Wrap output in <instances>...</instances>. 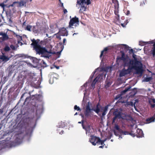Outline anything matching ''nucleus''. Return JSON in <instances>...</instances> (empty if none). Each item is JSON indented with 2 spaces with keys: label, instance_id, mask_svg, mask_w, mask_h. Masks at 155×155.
Segmentation results:
<instances>
[{
  "label": "nucleus",
  "instance_id": "f257e3e1",
  "mask_svg": "<svg viewBox=\"0 0 155 155\" xmlns=\"http://www.w3.org/2000/svg\"><path fill=\"white\" fill-rule=\"evenodd\" d=\"M31 41L32 43L31 45L33 46V48L36 51V54H41L43 57L45 58L49 57L50 54L51 53V52L48 51L45 48L43 47L39 44H38V42H36L35 39H32Z\"/></svg>",
  "mask_w": 155,
  "mask_h": 155
},
{
  "label": "nucleus",
  "instance_id": "f03ea898",
  "mask_svg": "<svg viewBox=\"0 0 155 155\" xmlns=\"http://www.w3.org/2000/svg\"><path fill=\"white\" fill-rule=\"evenodd\" d=\"M132 57L134 59H130L128 64L135 68V70L137 74L142 72V64L140 61L138 60L136 55L134 53H133Z\"/></svg>",
  "mask_w": 155,
  "mask_h": 155
},
{
  "label": "nucleus",
  "instance_id": "7ed1b4c3",
  "mask_svg": "<svg viewBox=\"0 0 155 155\" xmlns=\"http://www.w3.org/2000/svg\"><path fill=\"white\" fill-rule=\"evenodd\" d=\"M9 133L10 130H7L5 131H2L0 134V139L6 138L5 140L3 141V145L5 147L10 146V137H7L9 136Z\"/></svg>",
  "mask_w": 155,
  "mask_h": 155
},
{
  "label": "nucleus",
  "instance_id": "20e7f679",
  "mask_svg": "<svg viewBox=\"0 0 155 155\" xmlns=\"http://www.w3.org/2000/svg\"><path fill=\"white\" fill-rule=\"evenodd\" d=\"M124 67L127 66L128 68L127 69H125L124 68H123L120 73V77L125 76L126 75L129 74L131 72V70L132 69L135 70V68L130 64H128L124 65Z\"/></svg>",
  "mask_w": 155,
  "mask_h": 155
},
{
  "label": "nucleus",
  "instance_id": "39448f33",
  "mask_svg": "<svg viewBox=\"0 0 155 155\" xmlns=\"http://www.w3.org/2000/svg\"><path fill=\"white\" fill-rule=\"evenodd\" d=\"M121 57H117V61H119L120 60H122L123 61L124 65L128 64V62H127V60H126V58L125 56V54L124 52L122 51H121Z\"/></svg>",
  "mask_w": 155,
  "mask_h": 155
},
{
  "label": "nucleus",
  "instance_id": "423d86ee",
  "mask_svg": "<svg viewBox=\"0 0 155 155\" xmlns=\"http://www.w3.org/2000/svg\"><path fill=\"white\" fill-rule=\"evenodd\" d=\"M10 35H12V37L16 38L17 39V42L18 44H21V45H22V42L20 41L22 40V38L21 36L17 35L13 31L10 30Z\"/></svg>",
  "mask_w": 155,
  "mask_h": 155
},
{
  "label": "nucleus",
  "instance_id": "0eeeda50",
  "mask_svg": "<svg viewBox=\"0 0 155 155\" xmlns=\"http://www.w3.org/2000/svg\"><path fill=\"white\" fill-rule=\"evenodd\" d=\"M26 2L24 0H21L20 2H15L13 3L12 5H10V6H13V5L16 4V6L18 7L23 6H26Z\"/></svg>",
  "mask_w": 155,
  "mask_h": 155
},
{
  "label": "nucleus",
  "instance_id": "6e6552de",
  "mask_svg": "<svg viewBox=\"0 0 155 155\" xmlns=\"http://www.w3.org/2000/svg\"><path fill=\"white\" fill-rule=\"evenodd\" d=\"M99 138L96 136H91L90 139V141L94 145H96L99 142Z\"/></svg>",
  "mask_w": 155,
  "mask_h": 155
},
{
  "label": "nucleus",
  "instance_id": "1a4fd4ad",
  "mask_svg": "<svg viewBox=\"0 0 155 155\" xmlns=\"http://www.w3.org/2000/svg\"><path fill=\"white\" fill-rule=\"evenodd\" d=\"M79 22L78 18L75 17L71 19L69 22L68 27L71 28L75 23L78 24Z\"/></svg>",
  "mask_w": 155,
  "mask_h": 155
},
{
  "label": "nucleus",
  "instance_id": "9d476101",
  "mask_svg": "<svg viewBox=\"0 0 155 155\" xmlns=\"http://www.w3.org/2000/svg\"><path fill=\"white\" fill-rule=\"evenodd\" d=\"M0 35L2 37L0 38V42H2L6 40L8 38V37L7 34L3 32H0Z\"/></svg>",
  "mask_w": 155,
  "mask_h": 155
},
{
  "label": "nucleus",
  "instance_id": "9b49d317",
  "mask_svg": "<svg viewBox=\"0 0 155 155\" xmlns=\"http://www.w3.org/2000/svg\"><path fill=\"white\" fill-rule=\"evenodd\" d=\"M58 33H59L61 36H67L68 35V31L66 28L64 27L61 29L59 30Z\"/></svg>",
  "mask_w": 155,
  "mask_h": 155
},
{
  "label": "nucleus",
  "instance_id": "f8f14e48",
  "mask_svg": "<svg viewBox=\"0 0 155 155\" xmlns=\"http://www.w3.org/2000/svg\"><path fill=\"white\" fill-rule=\"evenodd\" d=\"M137 137H143L144 134L142 130L138 128L137 130Z\"/></svg>",
  "mask_w": 155,
  "mask_h": 155
},
{
  "label": "nucleus",
  "instance_id": "ddd939ff",
  "mask_svg": "<svg viewBox=\"0 0 155 155\" xmlns=\"http://www.w3.org/2000/svg\"><path fill=\"white\" fill-rule=\"evenodd\" d=\"M9 58L5 55V54L2 53V54L0 56V59L2 61L5 62L9 60Z\"/></svg>",
  "mask_w": 155,
  "mask_h": 155
},
{
  "label": "nucleus",
  "instance_id": "4468645a",
  "mask_svg": "<svg viewBox=\"0 0 155 155\" xmlns=\"http://www.w3.org/2000/svg\"><path fill=\"white\" fill-rule=\"evenodd\" d=\"M112 2L114 4V7L115 9H118L119 4L118 1L117 0H112Z\"/></svg>",
  "mask_w": 155,
  "mask_h": 155
},
{
  "label": "nucleus",
  "instance_id": "2eb2a0df",
  "mask_svg": "<svg viewBox=\"0 0 155 155\" xmlns=\"http://www.w3.org/2000/svg\"><path fill=\"white\" fill-rule=\"evenodd\" d=\"M154 42L153 41H150L149 42H144V41H140L139 44L141 46H143L146 45L147 44H154Z\"/></svg>",
  "mask_w": 155,
  "mask_h": 155
},
{
  "label": "nucleus",
  "instance_id": "dca6fc26",
  "mask_svg": "<svg viewBox=\"0 0 155 155\" xmlns=\"http://www.w3.org/2000/svg\"><path fill=\"white\" fill-rule=\"evenodd\" d=\"M100 78V77H99V76L97 77L93 81L92 84H91V86L93 87L94 88V87L95 84L98 81L99 78Z\"/></svg>",
  "mask_w": 155,
  "mask_h": 155
},
{
  "label": "nucleus",
  "instance_id": "f3484780",
  "mask_svg": "<svg viewBox=\"0 0 155 155\" xmlns=\"http://www.w3.org/2000/svg\"><path fill=\"white\" fill-rule=\"evenodd\" d=\"M114 129L118 130L119 133L120 134H122L123 132V130L121 129L120 128L119 126L117 124H115L114 127Z\"/></svg>",
  "mask_w": 155,
  "mask_h": 155
},
{
  "label": "nucleus",
  "instance_id": "a211bd4d",
  "mask_svg": "<svg viewBox=\"0 0 155 155\" xmlns=\"http://www.w3.org/2000/svg\"><path fill=\"white\" fill-rule=\"evenodd\" d=\"M153 47L151 50V52L153 57H155V41L153 44Z\"/></svg>",
  "mask_w": 155,
  "mask_h": 155
},
{
  "label": "nucleus",
  "instance_id": "6ab92c4d",
  "mask_svg": "<svg viewBox=\"0 0 155 155\" xmlns=\"http://www.w3.org/2000/svg\"><path fill=\"white\" fill-rule=\"evenodd\" d=\"M114 114L117 118H118L119 119L122 118L121 114L120 112H117V113L114 112Z\"/></svg>",
  "mask_w": 155,
  "mask_h": 155
},
{
  "label": "nucleus",
  "instance_id": "aec40b11",
  "mask_svg": "<svg viewBox=\"0 0 155 155\" xmlns=\"http://www.w3.org/2000/svg\"><path fill=\"white\" fill-rule=\"evenodd\" d=\"M108 50V48L107 47L105 48L104 49L101 51V54L100 55V58H101L103 56L104 54H106L107 53V51Z\"/></svg>",
  "mask_w": 155,
  "mask_h": 155
},
{
  "label": "nucleus",
  "instance_id": "412c9836",
  "mask_svg": "<svg viewBox=\"0 0 155 155\" xmlns=\"http://www.w3.org/2000/svg\"><path fill=\"white\" fill-rule=\"evenodd\" d=\"M86 8L85 7L84 5L83 6L82 5L81 6L80 8V9L79 10V12L80 13H83L84 11H85L86 10Z\"/></svg>",
  "mask_w": 155,
  "mask_h": 155
},
{
  "label": "nucleus",
  "instance_id": "4be33fe9",
  "mask_svg": "<svg viewBox=\"0 0 155 155\" xmlns=\"http://www.w3.org/2000/svg\"><path fill=\"white\" fill-rule=\"evenodd\" d=\"M98 106V104H97V105L96 107V109H93V110L97 114H98L100 111V109L99 108Z\"/></svg>",
  "mask_w": 155,
  "mask_h": 155
},
{
  "label": "nucleus",
  "instance_id": "5701e85b",
  "mask_svg": "<svg viewBox=\"0 0 155 155\" xmlns=\"http://www.w3.org/2000/svg\"><path fill=\"white\" fill-rule=\"evenodd\" d=\"M33 62L34 64H38L39 62V60L36 58H34L33 59Z\"/></svg>",
  "mask_w": 155,
  "mask_h": 155
},
{
  "label": "nucleus",
  "instance_id": "b1692460",
  "mask_svg": "<svg viewBox=\"0 0 155 155\" xmlns=\"http://www.w3.org/2000/svg\"><path fill=\"white\" fill-rule=\"evenodd\" d=\"M91 111L88 110H85V116L86 117H88L91 113Z\"/></svg>",
  "mask_w": 155,
  "mask_h": 155
},
{
  "label": "nucleus",
  "instance_id": "393cba45",
  "mask_svg": "<svg viewBox=\"0 0 155 155\" xmlns=\"http://www.w3.org/2000/svg\"><path fill=\"white\" fill-rule=\"evenodd\" d=\"M137 92V89L135 88L133 89L131 93H132V94H133V96H134L135 94H136Z\"/></svg>",
  "mask_w": 155,
  "mask_h": 155
},
{
  "label": "nucleus",
  "instance_id": "a878e982",
  "mask_svg": "<svg viewBox=\"0 0 155 155\" xmlns=\"http://www.w3.org/2000/svg\"><path fill=\"white\" fill-rule=\"evenodd\" d=\"M109 106V105H107V106H106L104 107L103 108L102 110H103V111L107 113L108 110V107Z\"/></svg>",
  "mask_w": 155,
  "mask_h": 155
},
{
  "label": "nucleus",
  "instance_id": "bb28decb",
  "mask_svg": "<svg viewBox=\"0 0 155 155\" xmlns=\"http://www.w3.org/2000/svg\"><path fill=\"white\" fill-rule=\"evenodd\" d=\"M33 78L31 76H29V78H28L27 80V82L28 84H31L32 81V79Z\"/></svg>",
  "mask_w": 155,
  "mask_h": 155
},
{
  "label": "nucleus",
  "instance_id": "cd10ccee",
  "mask_svg": "<svg viewBox=\"0 0 155 155\" xmlns=\"http://www.w3.org/2000/svg\"><path fill=\"white\" fill-rule=\"evenodd\" d=\"M66 38H64L63 39V42H60L59 44L61 45H66Z\"/></svg>",
  "mask_w": 155,
  "mask_h": 155
},
{
  "label": "nucleus",
  "instance_id": "c85d7f7f",
  "mask_svg": "<svg viewBox=\"0 0 155 155\" xmlns=\"http://www.w3.org/2000/svg\"><path fill=\"white\" fill-rule=\"evenodd\" d=\"M84 0H78L77 1V3L78 4L80 5H81V4H82V5H83V4L84 3Z\"/></svg>",
  "mask_w": 155,
  "mask_h": 155
},
{
  "label": "nucleus",
  "instance_id": "c756f323",
  "mask_svg": "<svg viewBox=\"0 0 155 155\" xmlns=\"http://www.w3.org/2000/svg\"><path fill=\"white\" fill-rule=\"evenodd\" d=\"M106 139H105L104 140H101V139L99 138V142H98V143H99L100 144H101L102 145H104V142L106 141Z\"/></svg>",
  "mask_w": 155,
  "mask_h": 155
},
{
  "label": "nucleus",
  "instance_id": "7c9ffc66",
  "mask_svg": "<svg viewBox=\"0 0 155 155\" xmlns=\"http://www.w3.org/2000/svg\"><path fill=\"white\" fill-rule=\"evenodd\" d=\"M84 3L86 4L87 5L91 4V3L90 0H84Z\"/></svg>",
  "mask_w": 155,
  "mask_h": 155
},
{
  "label": "nucleus",
  "instance_id": "2f4dec72",
  "mask_svg": "<svg viewBox=\"0 0 155 155\" xmlns=\"http://www.w3.org/2000/svg\"><path fill=\"white\" fill-rule=\"evenodd\" d=\"M59 33L58 32L56 34H55L54 35H55L57 38L59 40H61V38L60 37L61 35H58V33Z\"/></svg>",
  "mask_w": 155,
  "mask_h": 155
},
{
  "label": "nucleus",
  "instance_id": "473e14b6",
  "mask_svg": "<svg viewBox=\"0 0 155 155\" xmlns=\"http://www.w3.org/2000/svg\"><path fill=\"white\" fill-rule=\"evenodd\" d=\"M10 148H11L15 146L16 145V143L15 142L10 141Z\"/></svg>",
  "mask_w": 155,
  "mask_h": 155
},
{
  "label": "nucleus",
  "instance_id": "72a5a7b5",
  "mask_svg": "<svg viewBox=\"0 0 155 155\" xmlns=\"http://www.w3.org/2000/svg\"><path fill=\"white\" fill-rule=\"evenodd\" d=\"M89 103L88 102V104L86 105V110H93V109H91L90 108V105L88 104Z\"/></svg>",
  "mask_w": 155,
  "mask_h": 155
},
{
  "label": "nucleus",
  "instance_id": "f704fd0d",
  "mask_svg": "<svg viewBox=\"0 0 155 155\" xmlns=\"http://www.w3.org/2000/svg\"><path fill=\"white\" fill-rule=\"evenodd\" d=\"M74 110H76L78 111L81 110V109L77 105H75L74 106Z\"/></svg>",
  "mask_w": 155,
  "mask_h": 155
},
{
  "label": "nucleus",
  "instance_id": "c9c22d12",
  "mask_svg": "<svg viewBox=\"0 0 155 155\" xmlns=\"http://www.w3.org/2000/svg\"><path fill=\"white\" fill-rule=\"evenodd\" d=\"M33 32L37 34L38 33L39 31L38 29H36V28L34 27L33 29Z\"/></svg>",
  "mask_w": 155,
  "mask_h": 155
},
{
  "label": "nucleus",
  "instance_id": "e433bc0d",
  "mask_svg": "<svg viewBox=\"0 0 155 155\" xmlns=\"http://www.w3.org/2000/svg\"><path fill=\"white\" fill-rule=\"evenodd\" d=\"M4 50L5 51H8L10 50V47L8 46H6L4 48Z\"/></svg>",
  "mask_w": 155,
  "mask_h": 155
},
{
  "label": "nucleus",
  "instance_id": "4c0bfd02",
  "mask_svg": "<svg viewBox=\"0 0 155 155\" xmlns=\"http://www.w3.org/2000/svg\"><path fill=\"white\" fill-rule=\"evenodd\" d=\"M130 88H131V87L129 86V87L126 88L123 91V92L124 93H125V92H127L128 91L130 90Z\"/></svg>",
  "mask_w": 155,
  "mask_h": 155
},
{
  "label": "nucleus",
  "instance_id": "58836bf2",
  "mask_svg": "<svg viewBox=\"0 0 155 155\" xmlns=\"http://www.w3.org/2000/svg\"><path fill=\"white\" fill-rule=\"evenodd\" d=\"M116 9H117V10H115L114 11V13L115 14V15H117L118 16V17H119V16L118 15V9H117L116 8Z\"/></svg>",
  "mask_w": 155,
  "mask_h": 155
},
{
  "label": "nucleus",
  "instance_id": "ea45409f",
  "mask_svg": "<svg viewBox=\"0 0 155 155\" xmlns=\"http://www.w3.org/2000/svg\"><path fill=\"white\" fill-rule=\"evenodd\" d=\"M10 48H11L13 50H15L17 48L15 46L12 45H10Z\"/></svg>",
  "mask_w": 155,
  "mask_h": 155
},
{
  "label": "nucleus",
  "instance_id": "a19ab883",
  "mask_svg": "<svg viewBox=\"0 0 155 155\" xmlns=\"http://www.w3.org/2000/svg\"><path fill=\"white\" fill-rule=\"evenodd\" d=\"M31 27L30 25H27L26 27V29L28 31H31Z\"/></svg>",
  "mask_w": 155,
  "mask_h": 155
},
{
  "label": "nucleus",
  "instance_id": "79ce46f5",
  "mask_svg": "<svg viewBox=\"0 0 155 155\" xmlns=\"http://www.w3.org/2000/svg\"><path fill=\"white\" fill-rule=\"evenodd\" d=\"M5 109L4 108H2L0 109V114H2L3 112H4V110ZM1 117V116H0Z\"/></svg>",
  "mask_w": 155,
  "mask_h": 155
},
{
  "label": "nucleus",
  "instance_id": "37998d69",
  "mask_svg": "<svg viewBox=\"0 0 155 155\" xmlns=\"http://www.w3.org/2000/svg\"><path fill=\"white\" fill-rule=\"evenodd\" d=\"M129 134V133L128 131H123V132L122 134L123 135H128Z\"/></svg>",
  "mask_w": 155,
  "mask_h": 155
},
{
  "label": "nucleus",
  "instance_id": "c03bdc74",
  "mask_svg": "<svg viewBox=\"0 0 155 155\" xmlns=\"http://www.w3.org/2000/svg\"><path fill=\"white\" fill-rule=\"evenodd\" d=\"M124 11L125 13L127 15H128L130 14V12L129 11L124 10Z\"/></svg>",
  "mask_w": 155,
  "mask_h": 155
},
{
  "label": "nucleus",
  "instance_id": "a18cd8bd",
  "mask_svg": "<svg viewBox=\"0 0 155 155\" xmlns=\"http://www.w3.org/2000/svg\"><path fill=\"white\" fill-rule=\"evenodd\" d=\"M111 82H108L106 83L105 86L107 87H108L111 85Z\"/></svg>",
  "mask_w": 155,
  "mask_h": 155
},
{
  "label": "nucleus",
  "instance_id": "49530a36",
  "mask_svg": "<svg viewBox=\"0 0 155 155\" xmlns=\"http://www.w3.org/2000/svg\"><path fill=\"white\" fill-rule=\"evenodd\" d=\"M3 99V97L2 96H1V99L0 100V106L2 104V103Z\"/></svg>",
  "mask_w": 155,
  "mask_h": 155
},
{
  "label": "nucleus",
  "instance_id": "de8ad7c7",
  "mask_svg": "<svg viewBox=\"0 0 155 155\" xmlns=\"http://www.w3.org/2000/svg\"><path fill=\"white\" fill-rule=\"evenodd\" d=\"M117 118L114 116L113 118V120H112V124H113V123H114L115 122V121L116 119Z\"/></svg>",
  "mask_w": 155,
  "mask_h": 155
},
{
  "label": "nucleus",
  "instance_id": "09e8293b",
  "mask_svg": "<svg viewBox=\"0 0 155 155\" xmlns=\"http://www.w3.org/2000/svg\"><path fill=\"white\" fill-rule=\"evenodd\" d=\"M129 134L131 135V136H133V137H135L136 135V134H135L134 133H133L131 131L130 133H129Z\"/></svg>",
  "mask_w": 155,
  "mask_h": 155
},
{
  "label": "nucleus",
  "instance_id": "8fccbe9b",
  "mask_svg": "<svg viewBox=\"0 0 155 155\" xmlns=\"http://www.w3.org/2000/svg\"><path fill=\"white\" fill-rule=\"evenodd\" d=\"M150 80V78H145L144 81L146 82L149 81Z\"/></svg>",
  "mask_w": 155,
  "mask_h": 155
},
{
  "label": "nucleus",
  "instance_id": "3c124183",
  "mask_svg": "<svg viewBox=\"0 0 155 155\" xmlns=\"http://www.w3.org/2000/svg\"><path fill=\"white\" fill-rule=\"evenodd\" d=\"M31 99V98L30 97H27L26 98L25 102H27L28 101L30 100Z\"/></svg>",
  "mask_w": 155,
  "mask_h": 155
},
{
  "label": "nucleus",
  "instance_id": "603ef678",
  "mask_svg": "<svg viewBox=\"0 0 155 155\" xmlns=\"http://www.w3.org/2000/svg\"><path fill=\"white\" fill-rule=\"evenodd\" d=\"M84 120H82L81 121H79L78 122V124H81L82 125H83V124H84Z\"/></svg>",
  "mask_w": 155,
  "mask_h": 155
},
{
  "label": "nucleus",
  "instance_id": "864d4df0",
  "mask_svg": "<svg viewBox=\"0 0 155 155\" xmlns=\"http://www.w3.org/2000/svg\"><path fill=\"white\" fill-rule=\"evenodd\" d=\"M129 53L130 54L134 53V51L132 49L129 50Z\"/></svg>",
  "mask_w": 155,
  "mask_h": 155
},
{
  "label": "nucleus",
  "instance_id": "5fc2aeb1",
  "mask_svg": "<svg viewBox=\"0 0 155 155\" xmlns=\"http://www.w3.org/2000/svg\"><path fill=\"white\" fill-rule=\"evenodd\" d=\"M127 21H128L127 20H126L127 22L126 23V24H125V25H124V24H121V26H123V27H125V25H126L127 24V23L128 22H127Z\"/></svg>",
  "mask_w": 155,
  "mask_h": 155
},
{
  "label": "nucleus",
  "instance_id": "6e6d98bb",
  "mask_svg": "<svg viewBox=\"0 0 155 155\" xmlns=\"http://www.w3.org/2000/svg\"><path fill=\"white\" fill-rule=\"evenodd\" d=\"M26 25V24L25 23V21L22 24V27H25Z\"/></svg>",
  "mask_w": 155,
  "mask_h": 155
},
{
  "label": "nucleus",
  "instance_id": "4d7b16f0",
  "mask_svg": "<svg viewBox=\"0 0 155 155\" xmlns=\"http://www.w3.org/2000/svg\"><path fill=\"white\" fill-rule=\"evenodd\" d=\"M124 45L125 46V48L126 49L128 50L129 47L127 45Z\"/></svg>",
  "mask_w": 155,
  "mask_h": 155
},
{
  "label": "nucleus",
  "instance_id": "13d9d810",
  "mask_svg": "<svg viewBox=\"0 0 155 155\" xmlns=\"http://www.w3.org/2000/svg\"><path fill=\"white\" fill-rule=\"evenodd\" d=\"M114 134L117 136L119 135L117 132L115 130L114 131Z\"/></svg>",
  "mask_w": 155,
  "mask_h": 155
},
{
  "label": "nucleus",
  "instance_id": "bf43d9fd",
  "mask_svg": "<svg viewBox=\"0 0 155 155\" xmlns=\"http://www.w3.org/2000/svg\"><path fill=\"white\" fill-rule=\"evenodd\" d=\"M63 12H64V14H66L68 12L67 10L66 9H65L64 8V9Z\"/></svg>",
  "mask_w": 155,
  "mask_h": 155
},
{
  "label": "nucleus",
  "instance_id": "052dcab7",
  "mask_svg": "<svg viewBox=\"0 0 155 155\" xmlns=\"http://www.w3.org/2000/svg\"><path fill=\"white\" fill-rule=\"evenodd\" d=\"M106 113L103 111V112L102 113V116H104L106 114Z\"/></svg>",
  "mask_w": 155,
  "mask_h": 155
},
{
  "label": "nucleus",
  "instance_id": "680f3d73",
  "mask_svg": "<svg viewBox=\"0 0 155 155\" xmlns=\"http://www.w3.org/2000/svg\"><path fill=\"white\" fill-rule=\"evenodd\" d=\"M25 94V93H24L22 94V95L21 96V99L23 97H24V96Z\"/></svg>",
  "mask_w": 155,
  "mask_h": 155
},
{
  "label": "nucleus",
  "instance_id": "e2e57ef3",
  "mask_svg": "<svg viewBox=\"0 0 155 155\" xmlns=\"http://www.w3.org/2000/svg\"><path fill=\"white\" fill-rule=\"evenodd\" d=\"M82 126L83 128L84 129H85L86 130V129L85 126L84 125V124H83V125H82Z\"/></svg>",
  "mask_w": 155,
  "mask_h": 155
},
{
  "label": "nucleus",
  "instance_id": "0e129e2a",
  "mask_svg": "<svg viewBox=\"0 0 155 155\" xmlns=\"http://www.w3.org/2000/svg\"><path fill=\"white\" fill-rule=\"evenodd\" d=\"M104 145H105V144H104V145H103L102 146H99V148H103L104 147Z\"/></svg>",
  "mask_w": 155,
  "mask_h": 155
},
{
  "label": "nucleus",
  "instance_id": "69168bd1",
  "mask_svg": "<svg viewBox=\"0 0 155 155\" xmlns=\"http://www.w3.org/2000/svg\"><path fill=\"white\" fill-rule=\"evenodd\" d=\"M64 133V131L62 130L60 133L59 134H62Z\"/></svg>",
  "mask_w": 155,
  "mask_h": 155
},
{
  "label": "nucleus",
  "instance_id": "338daca9",
  "mask_svg": "<svg viewBox=\"0 0 155 155\" xmlns=\"http://www.w3.org/2000/svg\"><path fill=\"white\" fill-rule=\"evenodd\" d=\"M35 41H36V42H38H38H39V41H40L38 39H37L36 40H35Z\"/></svg>",
  "mask_w": 155,
  "mask_h": 155
},
{
  "label": "nucleus",
  "instance_id": "774afa93",
  "mask_svg": "<svg viewBox=\"0 0 155 155\" xmlns=\"http://www.w3.org/2000/svg\"><path fill=\"white\" fill-rule=\"evenodd\" d=\"M61 7H62L63 8H64V5H63V3H61Z\"/></svg>",
  "mask_w": 155,
  "mask_h": 155
}]
</instances>
